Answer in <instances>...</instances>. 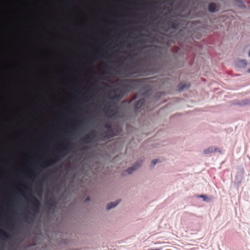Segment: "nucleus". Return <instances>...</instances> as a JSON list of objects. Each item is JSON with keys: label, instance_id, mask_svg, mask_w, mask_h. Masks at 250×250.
I'll return each mask as SVG.
<instances>
[{"label": "nucleus", "instance_id": "nucleus-1", "mask_svg": "<svg viewBox=\"0 0 250 250\" xmlns=\"http://www.w3.org/2000/svg\"><path fill=\"white\" fill-rule=\"evenodd\" d=\"M236 65L239 68H245L247 65V61L246 60H240L237 62Z\"/></svg>", "mask_w": 250, "mask_h": 250}, {"label": "nucleus", "instance_id": "nucleus-2", "mask_svg": "<svg viewBox=\"0 0 250 250\" xmlns=\"http://www.w3.org/2000/svg\"><path fill=\"white\" fill-rule=\"evenodd\" d=\"M198 197L202 198L204 201L206 202H209L211 201V199L206 195H200Z\"/></svg>", "mask_w": 250, "mask_h": 250}, {"label": "nucleus", "instance_id": "nucleus-3", "mask_svg": "<svg viewBox=\"0 0 250 250\" xmlns=\"http://www.w3.org/2000/svg\"><path fill=\"white\" fill-rule=\"evenodd\" d=\"M214 151H215V150H214L212 147H209L208 148H207V149L204 150L203 153L207 154L212 153Z\"/></svg>", "mask_w": 250, "mask_h": 250}, {"label": "nucleus", "instance_id": "nucleus-4", "mask_svg": "<svg viewBox=\"0 0 250 250\" xmlns=\"http://www.w3.org/2000/svg\"><path fill=\"white\" fill-rule=\"evenodd\" d=\"M208 9L211 12H214L216 10V5L214 3H210L208 6Z\"/></svg>", "mask_w": 250, "mask_h": 250}, {"label": "nucleus", "instance_id": "nucleus-5", "mask_svg": "<svg viewBox=\"0 0 250 250\" xmlns=\"http://www.w3.org/2000/svg\"><path fill=\"white\" fill-rule=\"evenodd\" d=\"M136 169V167H130V168H128V169H126V172L130 174H131L134 170H135Z\"/></svg>", "mask_w": 250, "mask_h": 250}, {"label": "nucleus", "instance_id": "nucleus-6", "mask_svg": "<svg viewBox=\"0 0 250 250\" xmlns=\"http://www.w3.org/2000/svg\"><path fill=\"white\" fill-rule=\"evenodd\" d=\"M157 162H158V160H153L151 162V163L153 164V166L154 165H155L157 163Z\"/></svg>", "mask_w": 250, "mask_h": 250}, {"label": "nucleus", "instance_id": "nucleus-7", "mask_svg": "<svg viewBox=\"0 0 250 250\" xmlns=\"http://www.w3.org/2000/svg\"><path fill=\"white\" fill-rule=\"evenodd\" d=\"M115 206V205H112V206H111L110 207H108L107 208H108V209H110V208H112L113 207H114Z\"/></svg>", "mask_w": 250, "mask_h": 250}, {"label": "nucleus", "instance_id": "nucleus-8", "mask_svg": "<svg viewBox=\"0 0 250 250\" xmlns=\"http://www.w3.org/2000/svg\"><path fill=\"white\" fill-rule=\"evenodd\" d=\"M248 72H249V73H250V69H249L248 70Z\"/></svg>", "mask_w": 250, "mask_h": 250}, {"label": "nucleus", "instance_id": "nucleus-9", "mask_svg": "<svg viewBox=\"0 0 250 250\" xmlns=\"http://www.w3.org/2000/svg\"><path fill=\"white\" fill-rule=\"evenodd\" d=\"M249 57H250V51H249Z\"/></svg>", "mask_w": 250, "mask_h": 250}]
</instances>
